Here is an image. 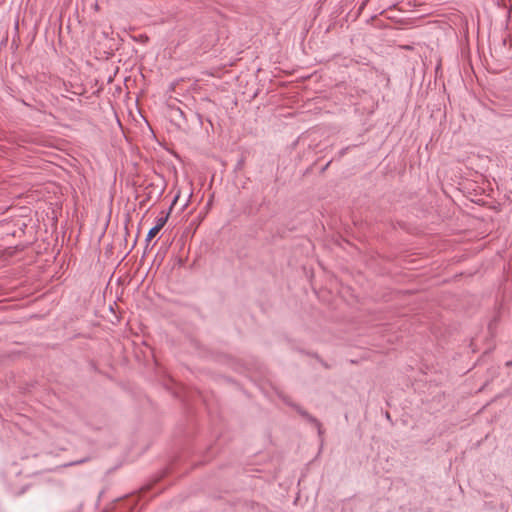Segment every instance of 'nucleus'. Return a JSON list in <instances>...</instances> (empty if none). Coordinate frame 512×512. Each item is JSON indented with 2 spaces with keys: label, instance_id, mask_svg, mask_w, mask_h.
I'll return each mask as SVG.
<instances>
[{
  "label": "nucleus",
  "instance_id": "nucleus-4",
  "mask_svg": "<svg viewBox=\"0 0 512 512\" xmlns=\"http://www.w3.org/2000/svg\"><path fill=\"white\" fill-rule=\"evenodd\" d=\"M495 326H496V320H494V321H492V322H490V323H489V325H488V330H489V332H490L491 334H493V333H494V327H495Z\"/></svg>",
  "mask_w": 512,
  "mask_h": 512
},
{
  "label": "nucleus",
  "instance_id": "nucleus-2",
  "mask_svg": "<svg viewBox=\"0 0 512 512\" xmlns=\"http://www.w3.org/2000/svg\"><path fill=\"white\" fill-rule=\"evenodd\" d=\"M168 217H169V213L166 214L165 216L163 217H159L156 221V225L154 227L156 228H159V230H161L164 225L166 224L167 220H168Z\"/></svg>",
  "mask_w": 512,
  "mask_h": 512
},
{
  "label": "nucleus",
  "instance_id": "nucleus-6",
  "mask_svg": "<svg viewBox=\"0 0 512 512\" xmlns=\"http://www.w3.org/2000/svg\"><path fill=\"white\" fill-rule=\"evenodd\" d=\"M95 10H99V5L97 3L95 4Z\"/></svg>",
  "mask_w": 512,
  "mask_h": 512
},
{
  "label": "nucleus",
  "instance_id": "nucleus-3",
  "mask_svg": "<svg viewBox=\"0 0 512 512\" xmlns=\"http://www.w3.org/2000/svg\"><path fill=\"white\" fill-rule=\"evenodd\" d=\"M159 231V228L152 227L146 236V241L152 240L159 233Z\"/></svg>",
  "mask_w": 512,
  "mask_h": 512
},
{
  "label": "nucleus",
  "instance_id": "nucleus-5",
  "mask_svg": "<svg viewBox=\"0 0 512 512\" xmlns=\"http://www.w3.org/2000/svg\"><path fill=\"white\" fill-rule=\"evenodd\" d=\"M479 31H480V23H479V21H478V22H477V33H479Z\"/></svg>",
  "mask_w": 512,
  "mask_h": 512
},
{
  "label": "nucleus",
  "instance_id": "nucleus-1",
  "mask_svg": "<svg viewBox=\"0 0 512 512\" xmlns=\"http://www.w3.org/2000/svg\"><path fill=\"white\" fill-rule=\"evenodd\" d=\"M298 412L301 416H303L305 419H307L310 423L314 424L318 428L319 432H321L322 424L315 417H313L308 412H306L302 409H299Z\"/></svg>",
  "mask_w": 512,
  "mask_h": 512
}]
</instances>
